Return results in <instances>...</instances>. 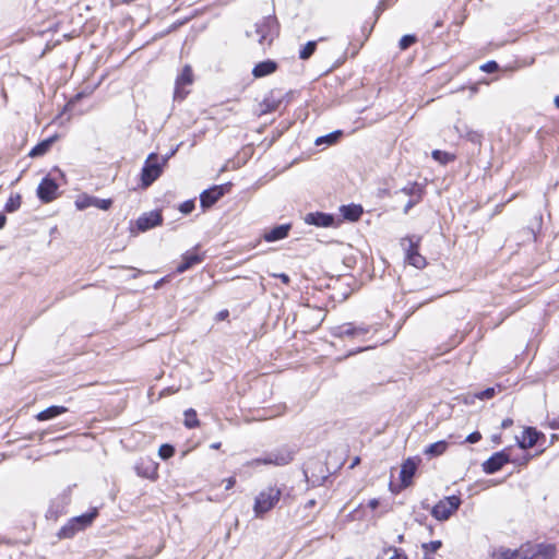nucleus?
<instances>
[{
	"mask_svg": "<svg viewBox=\"0 0 559 559\" xmlns=\"http://www.w3.org/2000/svg\"><path fill=\"white\" fill-rule=\"evenodd\" d=\"M296 454V450L289 445H282L280 448L273 449L269 452H265L260 457H255L246 463L248 467H257L260 465H274V466H285L289 464Z\"/></svg>",
	"mask_w": 559,
	"mask_h": 559,
	"instance_id": "obj_1",
	"label": "nucleus"
},
{
	"mask_svg": "<svg viewBox=\"0 0 559 559\" xmlns=\"http://www.w3.org/2000/svg\"><path fill=\"white\" fill-rule=\"evenodd\" d=\"M278 22L275 15L264 16L254 24L253 31H247L248 37H257L261 46H270L274 38L278 35Z\"/></svg>",
	"mask_w": 559,
	"mask_h": 559,
	"instance_id": "obj_2",
	"label": "nucleus"
},
{
	"mask_svg": "<svg viewBox=\"0 0 559 559\" xmlns=\"http://www.w3.org/2000/svg\"><path fill=\"white\" fill-rule=\"evenodd\" d=\"M98 515L97 508H93L87 513L71 518L57 533L59 539H71L78 533L90 527Z\"/></svg>",
	"mask_w": 559,
	"mask_h": 559,
	"instance_id": "obj_3",
	"label": "nucleus"
},
{
	"mask_svg": "<svg viewBox=\"0 0 559 559\" xmlns=\"http://www.w3.org/2000/svg\"><path fill=\"white\" fill-rule=\"evenodd\" d=\"M168 160L169 156H158L156 153L148 154L141 170V182L143 188L150 187L159 178Z\"/></svg>",
	"mask_w": 559,
	"mask_h": 559,
	"instance_id": "obj_4",
	"label": "nucleus"
},
{
	"mask_svg": "<svg viewBox=\"0 0 559 559\" xmlns=\"http://www.w3.org/2000/svg\"><path fill=\"white\" fill-rule=\"evenodd\" d=\"M370 332V325L354 322H345L330 329V334L335 338H348L357 342H366Z\"/></svg>",
	"mask_w": 559,
	"mask_h": 559,
	"instance_id": "obj_5",
	"label": "nucleus"
},
{
	"mask_svg": "<svg viewBox=\"0 0 559 559\" xmlns=\"http://www.w3.org/2000/svg\"><path fill=\"white\" fill-rule=\"evenodd\" d=\"M420 240L421 238L417 236H407L401 240V245L405 249V260L416 269H423L427 264L425 257L418 251Z\"/></svg>",
	"mask_w": 559,
	"mask_h": 559,
	"instance_id": "obj_6",
	"label": "nucleus"
},
{
	"mask_svg": "<svg viewBox=\"0 0 559 559\" xmlns=\"http://www.w3.org/2000/svg\"><path fill=\"white\" fill-rule=\"evenodd\" d=\"M461 504L459 496L453 495L440 500L431 510V514L439 521L448 520Z\"/></svg>",
	"mask_w": 559,
	"mask_h": 559,
	"instance_id": "obj_7",
	"label": "nucleus"
},
{
	"mask_svg": "<svg viewBox=\"0 0 559 559\" xmlns=\"http://www.w3.org/2000/svg\"><path fill=\"white\" fill-rule=\"evenodd\" d=\"M282 491H260L254 498L253 510L257 516H262L280 501Z\"/></svg>",
	"mask_w": 559,
	"mask_h": 559,
	"instance_id": "obj_8",
	"label": "nucleus"
},
{
	"mask_svg": "<svg viewBox=\"0 0 559 559\" xmlns=\"http://www.w3.org/2000/svg\"><path fill=\"white\" fill-rule=\"evenodd\" d=\"M112 205L111 199H99L90 194H81L75 200V206L78 210L83 211L87 207L94 206L103 211H108Z\"/></svg>",
	"mask_w": 559,
	"mask_h": 559,
	"instance_id": "obj_9",
	"label": "nucleus"
},
{
	"mask_svg": "<svg viewBox=\"0 0 559 559\" xmlns=\"http://www.w3.org/2000/svg\"><path fill=\"white\" fill-rule=\"evenodd\" d=\"M193 82V73L190 66H185L181 73L176 79L174 97L176 100H182L186 98L188 91L185 86L191 85Z\"/></svg>",
	"mask_w": 559,
	"mask_h": 559,
	"instance_id": "obj_10",
	"label": "nucleus"
},
{
	"mask_svg": "<svg viewBox=\"0 0 559 559\" xmlns=\"http://www.w3.org/2000/svg\"><path fill=\"white\" fill-rule=\"evenodd\" d=\"M58 185L49 176L41 179L37 187V197L43 203H49L57 198Z\"/></svg>",
	"mask_w": 559,
	"mask_h": 559,
	"instance_id": "obj_11",
	"label": "nucleus"
},
{
	"mask_svg": "<svg viewBox=\"0 0 559 559\" xmlns=\"http://www.w3.org/2000/svg\"><path fill=\"white\" fill-rule=\"evenodd\" d=\"M228 191V185L213 186L204 190L200 194V203L203 209H209L215 204L226 192Z\"/></svg>",
	"mask_w": 559,
	"mask_h": 559,
	"instance_id": "obj_12",
	"label": "nucleus"
},
{
	"mask_svg": "<svg viewBox=\"0 0 559 559\" xmlns=\"http://www.w3.org/2000/svg\"><path fill=\"white\" fill-rule=\"evenodd\" d=\"M511 460L508 449L493 453L487 461L483 463V469L487 474L498 472L504 464Z\"/></svg>",
	"mask_w": 559,
	"mask_h": 559,
	"instance_id": "obj_13",
	"label": "nucleus"
},
{
	"mask_svg": "<svg viewBox=\"0 0 559 559\" xmlns=\"http://www.w3.org/2000/svg\"><path fill=\"white\" fill-rule=\"evenodd\" d=\"M537 550V546H522L520 549L511 550L500 548L493 554L495 559H530L531 555Z\"/></svg>",
	"mask_w": 559,
	"mask_h": 559,
	"instance_id": "obj_14",
	"label": "nucleus"
},
{
	"mask_svg": "<svg viewBox=\"0 0 559 559\" xmlns=\"http://www.w3.org/2000/svg\"><path fill=\"white\" fill-rule=\"evenodd\" d=\"M419 460L408 457L405 460L400 469L401 485L405 488L413 484V478L416 474Z\"/></svg>",
	"mask_w": 559,
	"mask_h": 559,
	"instance_id": "obj_15",
	"label": "nucleus"
},
{
	"mask_svg": "<svg viewBox=\"0 0 559 559\" xmlns=\"http://www.w3.org/2000/svg\"><path fill=\"white\" fill-rule=\"evenodd\" d=\"M163 216L158 211L143 213L135 222L140 231H146L151 228L162 225Z\"/></svg>",
	"mask_w": 559,
	"mask_h": 559,
	"instance_id": "obj_16",
	"label": "nucleus"
},
{
	"mask_svg": "<svg viewBox=\"0 0 559 559\" xmlns=\"http://www.w3.org/2000/svg\"><path fill=\"white\" fill-rule=\"evenodd\" d=\"M316 468L319 469V472L321 473V475H316L313 473V471H311V467L310 465H306L305 469H304V475L308 481V484L311 486V487H321V486H325L328 480H329V476L325 475V469H324V466L323 464L321 463H318Z\"/></svg>",
	"mask_w": 559,
	"mask_h": 559,
	"instance_id": "obj_17",
	"label": "nucleus"
},
{
	"mask_svg": "<svg viewBox=\"0 0 559 559\" xmlns=\"http://www.w3.org/2000/svg\"><path fill=\"white\" fill-rule=\"evenodd\" d=\"M204 260L203 253H198L195 251H187L182 254V260L178 264L176 271L181 274L191 269L192 266L200 264Z\"/></svg>",
	"mask_w": 559,
	"mask_h": 559,
	"instance_id": "obj_18",
	"label": "nucleus"
},
{
	"mask_svg": "<svg viewBox=\"0 0 559 559\" xmlns=\"http://www.w3.org/2000/svg\"><path fill=\"white\" fill-rule=\"evenodd\" d=\"M539 437H544V435L533 427H527L524 429L522 436L516 438V441L519 447L525 450L533 448L538 442Z\"/></svg>",
	"mask_w": 559,
	"mask_h": 559,
	"instance_id": "obj_19",
	"label": "nucleus"
},
{
	"mask_svg": "<svg viewBox=\"0 0 559 559\" xmlns=\"http://www.w3.org/2000/svg\"><path fill=\"white\" fill-rule=\"evenodd\" d=\"M305 223L318 227H330L334 223V216L328 213L312 212L305 216Z\"/></svg>",
	"mask_w": 559,
	"mask_h": 559,
	"instance_id": "obj_20",
	"label": "nucleus"
},
{
	"mask_svg": "<svg viewBox=\"0 0 559 559\" xmlns=\"http://www.w3.org/2000/svg\"><path fill=\"white\" fill-rule=\"evenodd\" d=\"M276 69L277 63L273 60L267 59L254 66V68L252 69V75L257 79L264 78L266 75L274 73Z\"/></svg>",
	"mask_w": 559,
	"mask_h": 559,
	"instance_id": "obj_21",
	"label": "nucleus"
},
{
	"mask_svg": "<svg viewBox=\"0 0 559 559\" xmlns=\"http://www.w3.org/2000/svg\"><path fill=\"white\" fill-rule=\"evenodd\" d=\"M290 224H283L275 226L271 230L266 231L263 236L264 240L267 242H274L282 240L288 236V233L290 230Z\"/></svg>",
	"mask_w": 559,
	"mask_h": 559,
	"instance_id": "obj_22",
	"label": "nucleus"
},
{
	"mask_svg": "<svg viewBox=\"0 0 559 559\" xmlns=\"http://www.w3.org/2000/svg\"><path fill=\"white\" fill-rule=\"evenodd\" d=\"M457 133L474 144H481L483 134L476 130L471 129L466 123H459L455 126Z\"/></svg>",
	"mask_w": 559,
	"mask_h": 559,
	"instance_id": "obj_23",
	"label": "nucleus"
},
{
	"mask_svg": "<svg viewBox=\"0 0 559 559\" xmlns=\"http://www.w3.org/2000/svg\"><path fill=\"white\" fill-rule=\"evenodd\" d=\"M68 412L66 406L51 405L36 415L39 421L50 420Z\"/></svg>",
	"mask_w": 559,
	"mask_h": 559,
	"instance_id": "obj_24",
	"label": "nucleus"
},
{
	"mask_svg": "<svg viewBox=\"0 0 559 559\" xmlns=\"http://www.w3.org/2000/svg\"><path fill=\"white\" fill-rule=\"evenodd\" d=\"M449 443L445 440H439L427 445L424 454L428 457H437L442 455L448 450Z\"/></svg>",
	"mask_w": 559,
	"mask_h": 559,
	"instance_id": "obj_25",
	"label": "nucleus"
},
{
	"mask_svg": "<svg viewBox=\"0 0 559 559\" xmlns=\"http://www.w3.org/2000/svg\"><path fill=\"white\" fill-rule=\"evenodd\" d=\"M56 139H57V135H53V136H50L44 141L39 142L37 145H35L31 150L29 156L31 157L43 156L44 154H46L49 151V148L51 147V145Z\"/></svg>",
	"mask_w": 559,
	"mask_h": 559,
	"instance_id": "obj_26",
	"label": "nucleus"
},
{
	"mask_svg": "<svg viewBox=\"0 0 559 559\" xmlns=\"http://www.w3.org/2000/svg\"><path fill=\"white\" fill-rule=\"evenodd\" d=\"M341 212L344 216V218L355 222L359 219V217L362 214V207L360 205L356 204H349V205H343L341 207Z\"/></svg>",
	"mask_w": 559,
	"mask_h": 559,
	"instance_id": "obj_27",
	"label": "nucleus"
},
{
	"mask_svg": "<svg viewBox=\"0 0 559 559\" xmlns=\"http://www.w3.org/2000/svg\"><path fill=\"white\" fill-rule=\"evenodd\" d=\"M342 134H343V132L341 130H335L329 134L317 138L314 141V144L317 146H320L323 144H326V145L335 144L340 140Z\"/></svg>",
	"mask_w": 559,
	"mask_h": 559,
	"instance_id": "obj_28",
	"label": "nucleus"
},
{
	"mask_svg": "<svg viewBox=\"0 0 559 559\" xmlns=\"http://www.w3.org/2000/svg\"><path fill=\"white\" fill-rule=\"evenodd\" d=\"M399 192H402L411 198L423 197L424 187L418 182H409L403 187Z\"/></svg>",
	"mask_w": 559,
	"mask_h": 559,
	"instance_id": "obj_29",
	"label": "nucleus"
},
{
	"mask_svg": "<svg viewBox=\"0 0 559 559\" xmlns=\"http://www.w3.org/2000/svg\"><path fill=\"white\" fill-rule=\"evenodd\" d=\"M185 426L189 429L195 428L199 426V419L197 412L193 408H189L185 412Z\"/></svg>",
	"mask_w": 559,
	"mask_h": 559,
	"instance_id": "obj_30",
	"label": "nucleus"
},
{
	"mask_svg": "<svg viewBox=\"0 0 559 559\" xmlns=\"http://www.w3.org/2000/svg\"><path fill=\"white\" fill-rule=\"evenodd\" d=\"M280 104H281V100L275 99L273 96L265 97L261 104L262 112L266 114V112L275 111L278 108Z\"/></svg>",
	"mask_w": 559,
	"mask_h": 559,
	"instance_id": "obj_31",
	"label": "nucleus"
},
{
	"mask_svg": "<svg viewBox=\"0 0 559 559\" xmlns=\"http://www.w3.org/2000/svg\"><path fill=\"white\" fill-rule=\"evenodd\" d=\"M317 41L310 40L308 41L299 51V58L302 60L309 59L317 49Z\"/></svg>",
	"mask_w": 559,
	"mask_h": 559,
	"instance_id": "obj_32",
	"label": "nucleus"
},
{
	"mask_svg": "<svg viewBox=\"0 0 559 559\" xmlns=\"http://www.w3.org/2000/svg\"><path fill=\"white\" fill-rule=\"evenodd\" d=\"M21 203H22V199H21L20 194L11 195L4 205V210L8 213L15 212L16 210L20 209Z\"/></svg>",
	"mask_w": 559,
	"mask_h": 559,
	"instance_id": "obj_33",
	"label": "nucleus"
},
{
	"mask_svg": "<svg viewBox=\"0 0 559 559\" xmlns=\"http://www.w3.org/2000/svg\"><path fill=\"white\" fill-rule=\"evenodd\" d=\"M432 158L443 165L448 164L449 162L453 160V155L449 154L448 152H443L440 150L432 151Z\"/></svg>",
	"mask_w": 559,
	"mask_h": 559,
	"instance_id": "obj_34",
	"label": "nucleus"
},
{
	"mask_svg": "<svg viewBox=\"0 0 559 559\" xmlns=\"http://www.w3.org/2000/svg\"><path fill=\"white\" fill-rule=\"evenodd\" d=\"M175 454V448L171 444L165 443L159 447L158 455L163 460H168Z\"/></svg>",
	"mask_w": 559,
	"mask_h": 559,
	"instance_id": "obj_35",
	"label": "nucleus"
},
{
	"mask_svg": "<svg viewBox=\"0 0 559 559\" xmlns=\"http://www.w3.org/2000/svg\"><path fill=\"white\" fill-rule=\"evenodd\" d=\"M417 40L415 35H404L399 43V47L401 50H406L408 47H411L413 44H415Z\"/></svg>",
	"mask_w": 559,
	"mask_h": 559,
	"instance_id": "obj_36",
	"label": "nucleus"
},
{
	"mask_svg": "<svg viewBox=\"0 0 559 559\" xmlns=\"http://www.w3.org/2000/svg\"><path fill=\"white\" fill-rule=\"evenodd\" d=\"M496 394L495 388H487L478 393L475 394V396L479 400H489L493 397Z\"/></svg>",
	"mask_w": 559,
	"mask_h": 559,
	"instance_id": "obj_37",
	"label": "nucleus"
},
{
	"mask_svg": "<svg viewBox=\"0 0 559 559\" xmlns=\"http://www.w3.org/2000/svg\"><path fill=\"white\" fill-rule=\"evenodd\" d=\"M193 210H194V201H192V200H187V201L182 202L179 206V211L182 214H190Z\"/></svg>",
	"mask_w": 559,
	"mask_h": 559,
	"instance_id": "obj_38",
	"label": "nucleus"
},
{
	"mask_svg": "<svg viewBox=\"0 0 559 559\" xmlns=\"http://www.w3.org/2000/svg\"><path fill=\"white\" fill-rule=\"evenodd\" d=\"M440 540H432L430 543L423 544V548L426 552H435L441 547Z\"/></svg>",
	"mask_w": 559,
	"mask_h": 559,
	"instance_id": "obj_39",
	"label": "nucleus"
},
{
	"mask_svg": "<svg viewBox=\"0 0 559 559\" xmlns=\"http://www.w3.org/2000/svg\"><path fill=\"white\" fill-rule=\"evenodd\" d=\"M498 68H499L498 63L496 61L491 60V61L484 63L480 67V70L484 72H487V73H493L498 70Z\"/></svg>",
	"mask_w": 559,
	"mask_h": 559,
	"instance_id": "obj_40",
	"label": "nucleus"
},
{
	"mask_svg": "<svg viewBox=\"0 0 559 559\" xmlns=\"http://www.w3.org/2000/svg\"><path fill=\"white\" fill-rule=\"evenodd\" d=\"M421 198L423 197L411 198L404 206V210H403L404 214H407L412 207H414L416 204H418L420 202Z\"/></svg>",
	"mask_w": 559,
	"mask_h": 559,
	"instance_id": "obj_41",
	"label": "nucleus"
},
{
	"mask_svg": "<svg viewBox=\"0 0 559 559\" xmlns=\"http://www.w3.org/2000/svg\"><path fill=\"white\" fill-rule=\"evenodd\" d=\"M135 469L138 472V475H141L143 477H150L155 472V468L152 466V464H150V466H147L143 472L140 465H136Z\"/></svg>",
	"mask_w": 559,
	"mask_h": 559,
	"instance_id": "obj_42",
	"label": "nucleus"
},
{
	"mask_svg": "<svg viewBox=\"0 0 559 559\" xmlns=\"http://www.w3.org/2000/svg\"><path fill=\"white\" fill-rule=\"evenodd\" d=\"M480 439H481V435H480V432H478V431H474V432L469 433V435L466 437L465 441H466V442H468V443H476V442H478Z\"/></svg>",
	"mask_w": 559,
	"mask_h": 559,
	"instance_id": "obj_43",
	"label": "nucleus"
},
{
	"mask_svg": "<svg viewBox=\"0 0 559 559\" xmlns=\"http://www.w3.org/2000/svg\"><path fill=\"white\" fill-rule=\"evenodd\" d=\"M389 559H407V557L403 551L394 548L393 555Z\"/></svg>",
	"mask_w": 559,
	"mask_h": 559,
	"instance_id": "obj_44",
	"label": "nucleus"
},
{
	"mask_svg": "<svg viewBox=\"0 0 559 559\" xmlns=\"http://www.w3.org/2000/svg\"><path fill=\"white\" fill-rule=\"evenodd\" d=\"M225 489H231L236 484V478L234 476H230L227 479H225Z\"/></svg>",
	"mask_w": 559,
	"mask_h": 559,
	"instance_id": "obj_45",
	"label": "nucleus"
},
{
	"mask_svg": "<svg viewBox=\"0 0 559 559\" xmlns=\"http://www.w3.org/2000/svg\"><path fill=\"white\" fill-rule=\"evenodd\" d=\"M549 427L551 429H559V415L549 420Z\"/></svg>",
	"mask_w": 559,
	"mask_h": 559,
	"instance_id": "obj_46",
	"label": "nucleus"
},
{
	"mask_svg": "<svg viewBox=\"0 0 559 559\" xmlns=\"http://www.w3.org/2000/svg\"><path fill=\"white\" fill-rule=\"evenodd\" d=\"M275 277H278L284 284H289L290 278L287 274L281 273V274H274Z\"/></svg>",
	"mask_w": 559,
	"mask_h": 559,
	"instance_id": "obj_47",
	"label": "nucleus"
},
{
	"mask_svg": "<svg viewBox=\"0 0 559 559\" xmlns=\"http://www.w3.org/2000/svg\"><path fill=\"white\" fill-rule=\"evenodd\" d=\"M369 348H370L369 346L358 347V348H356V349L350 350V352L347 354V356H352V355H355V354L361 353V352L367 350V349H369Z\"/></svg>",
	"mask_w": 559,
	"mask_h": 559,
	"instance_id": "obj_48",
	"label": "nucleus"
},
{
	"mask_svg": "<svg viewBox=\"0 0 559 559\" xmlns=\"http://www.w3.org/2000/svg\"><path fill=\"white\" fill-rule=\"evenodd\" d=\"M512 424H513V420L511 418H506L501 423V428L507 429L510 426H512Z\"/></svg>",
	"mask_w": 559,
	"mask_h": 559,
	"instance_id": "obj_49",
	"label": "nucleus"
},
{
	"mask_svg": "<svg viewBox=\"0 0 559 559\" xmlns=\"http://www.w3.org/2000/svg\"><path fill=\"white\" fill-rule=\"evenodd\" d=\"M46 516H47L48 519H55V520L58 518L57 513H56L52 509H49V510L47 511Z\"/></svg>",
	"mask_w": 559,
	"mask_h": 559,
	"instance_id": "obj_50",
	"label": "nucleus"
},
{
	"mask_svg": "<svg viewBox=\"0 0 559 559\" xmlns=\"http://www.w3.org/2000/svg\"><path fill=\"white\" fill-rule=\"evenodd\" d=\"M378 504H379V501H378L377 499H371V500H369V502H368V506H369L372 510H374V509L378 507Z\"/></svg>",
	"mask_w": 559,
	"mask_h": 559,
	"instance_id": "obj_51",
	"label": "nucleus"
},
{
	"mask_svg": "<svg viewBox=\"0 0 559 559\" xmlns=\"http://www.w3.org/2000/svg\"><path fill=\"white\" fill-rule=\"evenodd\" d=\"M7 217L3 213H0V229H2L5 225Z\"/></svg>",
	"mask_w": 559,
	"mask_h": 559,
	"instance_id": "obj_52",
	"label": "nucleus"
},
{
	"mask_svg": "<svg viewBox=\"0 0 559 559\" xmlns=\"http://www.w3.org/2000/svg\"><path fill=\"white\" fill-rule=\"evenodd\" d=\"M211 449L217 450L221 448V442H215L210 445Z\"/></svg>",
	"mask_w": 559,
	"mask_h": 559,
	"instance_id": "obj_53",
	"label": "nucleus"
},
{
	"mask_svg": "<svg viewBox=\"0 0 559 559\" xmlns=\"http://www.w3.org/2000/svg\"><path fill=\"white\" fill-rule=\"evenodd\" d=\"M360 459L358 456H356L353 461V463L350 464V467H354L356 466L358 463H359Z\"/></svg>",
	"mask_w": 559,
	"mask_h": 559,
	"instance_id": "obj_54",
	"label": "nucleus"
},
{
	"mask_svg": "<svg viewBox=\"0 0 559 559\" xmlns=\"http://www.w3.org/2000/svg\"><path fill=\"white\" fill-rule=\"evenodd\" d=\"M176 148L167 153L165 156H169V158L176 153Z\"/></svg>",
	"mask_w": 559,
	"mask_h": 559,
	"instance_id": "obj_55",
	"label": "nucleus"
},
{
	"mask_svg": "<svg viewBox=\"0 0 559 559\" xmlns=\"http://www.w3.org/2000/svg\"><path fill=\"white\" fill-rule=\"evenodd\" d=\"M219 316H221L222 318H224V317L228 316V311H226V310H225V311H222V312H219Z\"/></svg>",
	"mask_w": 559,
	"mask_h": 559,
	"instance_id": "obj_56",
	"label": "nucleus"
},
{
	"mask_svg": "<svg viewBox=\"0 0 559 559\" xmlns=\"http://www.w3.org/2000/svg\"><path fill=\"white\" fill-rule=\"evenodd\" d=\"M555 104H556V106L559 108V95H558V96H556V98H555Z\"/></svg>",
	"mask_w": 559,
	"mask_h": 559,
	"instance_id": "obj_57",
	"label": "nucleus"
},
{
	"mask_svg": "<svg viewBox=\"0 0 559 559\" xmlns=\"http://www.w3.org/2000/svg\"><path fill=\"white\" fill-rule=\"evenodd\" d=\"M440 26H442V22H440V21L436 22L435 27H440Z\"/></svg>",
	"mask_w": 559,
	"mask_h": 559,
	"instance_id": "obj_58",
	"label": "nucleus"
},
{
	"mask_svg": "<svg viewBox=\"0 0 559 559\" xmlns=\"http://www.w3.org/2000/svg\"><path fill=\"white\" fill-rule=\"evenodd\" d=\"M163 280L158 281L156 284H155V288H158L160 286V283H162Z\"/></svg>",
	"mask_w": 559,
	"mask_h": 559,
	"instance_id": "obj_59",
	"label": "nucleus"
},
{
	"mask_svg": "<svg viewBox=\"0 0 559 559\" xmlns=\"http://www.w3.org/2000/svg\"><path fill=\"white\" fill-rule=\"evenodd\" d=\"M425 559H433V558H430V557L427 556V557H425Z\"/></svg>",
	"mask_w": 559,
	"mask_h": 559,
	"instance_id": "obj_60",
	"label": "nucleus"
}]
</instances>
